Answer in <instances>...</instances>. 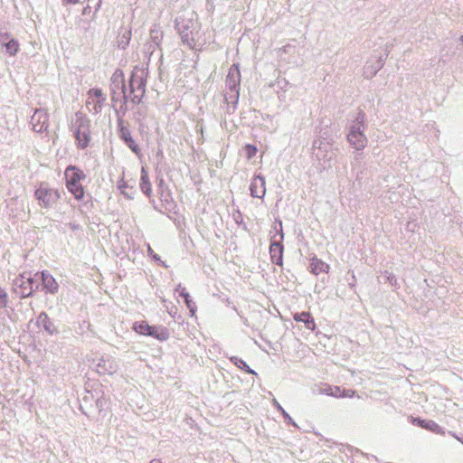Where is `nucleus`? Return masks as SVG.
Wrapping results in <instances>:
<instances>
[{"mask_svg": "<svg viewBox=\"0 0 463 463\" xmlns=\"http://www.w3.org/2000/svg\"><path fill=\"white\" fill-rule=\"evenodd\" d=\"M177 29L183 43L190 49L199 50L206 43L205 33L196 18L182 19L177 23Z\"/></svg>", "mask_w": 463, "mask_h": 463, "instance_id": "obj_1", "label": "nucleus"}, {"mask_svg": "<svg viewBox=\"0 0 463 463\" xmlns=\"http://www.w3.org/2000/svg\"><path fill=\"white\" fill-rule=\"evenodd\" d=\"M365 126V114L359 111L349 127L347 134L348 143L356 150H364L368 143V139L364 134Z\"/></svg>", "mask_w": 463, "mask_h": 463, "instance_id": "obj_2", "label": "nucleus"}, {"mask_svg": "<svg viewBox=\"0 0 463 463\" xmlns=\"http://www.w3.org/2000/svg\"><path fill=\"white\" fill-rule=\"evenodd\" d=\"M77 146L80 149L86 148L90 141V120L81 112L75 113L71 125Z\"/></svg>", "mask_w": 463, "mask_h": 463, "instance_id": "obj_3", "label": "nucleus"}, {"mask_svg": "<svg viewBox=\"0 0 463 463\" xmlns=\"http://www.w3.org/2000/svg\"><path fill=\"white\" fill-rule=\"evenodd\" d=\"M67 188L78 200L84 196V189L80 180L85 178V175L79 168L70 165L65 170Z\"/></svg>", "mask_w": 463, "mask_h": 463, "instance_id": "obj_4", "label": "nucleus"}, {"mask_svg": "<svg viewBox=\"0 0 463 463\" xmlns=\"http://www.w3.org/2000/svg\"><path fill=\"white\" fill-rule=\"evenodd\" d=\"M34 284L31 273L24 272L14 280V289L21 298H27L38 288V285Z\"/></svg>", "mask_w": 463, "mask_h": 463, "instance_id": "obj_5", "label": "nucleus"}, {"mask_svg": "<svg viewBox=\"0 0 463 463\" xmlns=\"http://www.w3.org/2000/svg\"><path fill=\"white\" fill-rule=\"evenodd\" d=\"M241 81V72L238 64H233L228 72L226 78V86L230 90L227 93L226 99L237 101L239 98V89Z\"/></svg>", "mask_w": 463, "mask_h": 463, "instance_id": "obj_6", "label": "nucleus"}, {"mask_svg": "<svg viewBox=\"0 0 463 463\" xmlns=\"http://www.w3.org/2000/svg\"><path fill=\"white\" fill-rule=\"evenodd\" d=\"M35 197L41 206L49 208L58 201L60 198V194L57 190L42 184L35 191Z\"/></svg>", "mask_w": 463, "mask_h": 463, "instance_id": "obj_7", "label": "nucleus"}, {"mask_svg": "<svg viewBox=\"0 0 463 463\" xmlns=\"http://www.w3.org/2000/svg\"><path fill=\"white\" fill-rule=\"evenodd\" d=\"M105 100L106 97L100 89H90L87 93L86 108L89 112L98 114L101 111Z\"/></svg>", "mask_w": 463, "mask_h": 463, "instance_id": "obj_8", "label": "nucleus"}, {"mask_svg": "<svg viewBox=\"0 0 463 463\" xmlns=\"http://www.w3.org/2000/svg\"><path fill=\"white\" fill-rule=\"evenodd\" d=\"M129 88L134 94L133 100L139 101L145 93V80L143 78V71L136 70L133 71L130 80Z\"/></svg>", "mask_w": 463, "mask_h": 463, "instance_id": "obj_9", "label": "nucleus"}, {"mask_svg": "<svg viewBox=\"0 0 463 463\" xmlns=\"http://www.w3.org/2000/svg\"><path fill=\"white\" fill-rule=\"evenodd\" d=\"M119 368L118 361L112 356H102L98 359L96 370L101 375H112Z\"/></svg>", "mask_w": 463, "mask_h": 463, "instance_id": "obj_10", "label": "nucleus"}, {"mask_svg": "<svg viewBox=\"0 0 463 463\" xmlns=\"http://www.w3.org/2000/svg\"><path fill=\"white\" fill-rule=\"evenodd\" d=\"M385 58L381 54L372 55L364 67V75L367 79H371L383 67Z\"/></svg>", "mask_w": 463, "mask_h": 463, "instance_id": "obj_11", "label": "nucleus"}, {"mask_svg": "<svg viewBox=\"0 0 463 463\" xmlns=\"http://www.w3.org/2000/svg\"><path fill=\"white\" fill-rule=\"evenodd\" d=\"M49 114L45 109H36L31 118V125L33 131L42 133L47 130L49 127Z\"/></svg>", "mask_w": 463, "mask_h": 463, "instance_id": "obj_12", "label": "nucleus"}, {"mask_svg": "<svg viewBox=\"0 0 463 463\" xmlns=\"http://www.w3.org/2000/svg\"><path fill=\"white\" fill-rule=\"evenodd\" d=\"M111 91L112 94L117 98H126V84L124 74L121 70H116L111 77Z\"/></svg>", "mask_w": 463, "mask_h": 463, "instance_id": "obj_13", "label": "nucleus"}, {"mask_svg": "<svg viewBox=\"0 0 463 463\" xmlns=\"http://www.w3.org/2000/svg\"><path fill=\"white\" fill-rule=\"evenodd\" d=\"M331 142V139L322 136L314 140L312 144V150L317 159L320 160L326 156Z\"/></svg>", "mask_w": 463, "mask_h": 463, "instance_id": "obj_14", "label": "nucleus"}, {"mask_svg": "<svg viewBox=\"0 0 463 463\" xmlns=\"http://www.w3.org/2000/svg\"><path fill=\"white\" fill-rule=\"evenodd\" d=\"M250 195L256 198H263L266 194L265 178L260 175H255L250 185Z\"/></svg>", "mask_w": 463, "mask_h": 463, "instance_id": "obj_15", "label": "nucleus"}, {"mask_svg": "<svg viewBox=\"0 0 463 463\" xmlns=\"http://www.w3.org/2000/svg\"><path fill=\"white\" fill-rule=\"evenodd\" d=\"M42 286L50 294H56L59 290V284L54 277L47 270L41 273Z\"/></svg>", "mask_w": 463, "mask_h": 463, "instance_id": "obj_16", "label": "nucleus"}, {"mask_svg": "<svg viewBox=\"0 0 463 463\" xmlns=\"http://www.w3.org/2000/svg\"><path fill=\"white\" fill-rule=\"evenodd\" d=\"M309 269L311 273L317 276L320 273H328L330 266L322 260L313 257L310 259Z\"/></svg>", "mask_w": 463, "mask_h": 463, "instance_id": "obj_17", "label": "nucleus"}, {"mask_svg": "<svg viewBox=\"0 0 463 463\" xmlns=\"http://www.w3.org/2000/svg\"><path fill=\"white\" fill-rule=\"evenodd\" d=\"M0 41L5 46L6 52L9 55L14 56L18 52L20 45L15 39H9L7 34H1Z\"/></svg>", "mask_w": 463, "mask_h": 463, "instance_id": "obj_18", "label": "nucleus"}, {"mask_svg": "<svg viewBox=\"0 0 463 463\" xmlns=\"http://www.w3.org/2000/svg\"><path fill=\"white\" fill-rule=\"evenodd\" d=\"M270 258L277 265H282L283 246L279 241H274L269 246Z\"/></svg>", "mask_w": 463, "mask_h": 463, "instance_id": "obj_19", "label": "nucleus"}, {"mask_svg": "<svg viewBox=\"0 0 463 463\" xmlns=\"http://www.w3.org/2000/svg\"><path fill=\"white\" fill-rule=\"evenodd\" d=\"M413 423H417L420 427L437 434L443 435L445 433L444 430L439 424L430 420L413 419Z\"/></svg>", "mask_w": 463, "mask_h": 463, "instance_id": "obj_20", "label": "nucleus"}, {"mask_svg": "<svg viewBox=\"0 0 463 463\" xmlns=\"http://www.w3.org/2000/svg\"><path fill=\"white\" fill-rule=\"evenodd\" d=\"M293 318L295 321L304 323L306 328L310 331H314L316 329V323L308 312L296 313L294 314Z\"/></svg>", "mask_w": 463, "mask_h": 463, "instance_id": "obj_21", "label": "nucleus"}, {"mask_svg": "<svg viewBox=\"0 0 463 463\" xmlns=\"http://www.w3.org/2000/svg\"><path fill=\"white\" fill-rule=\"evenodd\" d=\"M37 322L39 325H41L43 327V329L49 335H54V334L58 333L56 326L50 320V318L46 313L42 312L37 318Z\"/></svg>", "mask_w": 463, "mask_h": 463, "instance_id": "obj_22", "label": "nucleus"}, {"mask_svg": "<svg viewBox=\"0 0 463 463\" xmlns=\"http://www.w3.org/2000/svg\"><path fill=\"white\" fill-rule=\"evenodd\" d=\"M147 336H152L159 341H165L169 338V333L163 326H151Z\"/></svg>", "mask_w": 463, "mask_h": 463, "instance_id": "obj_23", "label": "nucleus"}, {"mask_svg": "<svg viewBox=\"0 0 463 463\" xmlns=\"http://www.w3.org/2000/svg\"><path fill=\"white\" fill-rule=\"evenodd\" d=\"M120 137L124 140L126 145L136 154L138 153L139 148L135 140L132 138L130 131L127 128H121Z\"/></svg>", "mask_w": 463, "mask_h": 463, "instance_id": "obj_24", "label": "nucleus"}, {"mask_svg": "<svg viewBox=\"0 0 463 463\" xmlns=\"http://www.w3.org/2000/svg\"><path fill=\"white\" fill-rule=\"evenodd\" d=\"M141 191L148 197L152 193L151 183L149 182L148 174L145 167L141 169V177L139 184Z\"/></svg>", "mask_w": 463, "mask_h": 463, "instance_id": "obj_25", "label": "nucleus"}, {"mask_svg": "<svg viewBox=\"0 0 463 463\" xmlns=\"http://www.w3.org/2000/svg\"><path fill=\"white\" fill-rule=\"evenodd\" d=\"M163 36L164 33L161 27L158 24H154L149 31V36L147 40L156 45L160 46Z\"/></svg>", "mask_w": 463, "mask_h": 463, "instance_id": "obj_26", "label": "nucleus"}, {"mask_svg": "<svg viewBox=\"0 0 463 463\" xmlns=\"http://www.w3.org/2000/svg\"><path fill=\"white\" fill-rule=\"evenodd\" d=\"M132 328L137 334L147 336L151 326L146 321H138L133 324Z\"/></svg>", "mask_w": 463, "mask_h": 463, "instance_id": "obj_27", "label": "nucleus"}, {"mask_svg": "<svg viewBox=\"0 0 463 463\" xmlns=\"http://www.w3.org/2000/svg\"><path fill=\"white\" fill-rule=\"evenodd\" d=\"M231 361L238 368H240L241 370H244L248 373L256 374L255 371L251 370L244 360H242V359H241V358H239L237 356H233V357L231 358Z\"/></svg>", "mask_w": 463, "mask_h": 463, "instance_id": "obj_28", "label": "nucleus"}, {"mask_svg": "<svg viewBox=\"0 0 463 463\" xmlns=\"http://www.w3.org/2000/svg\"><path fill=\"white\" fill-rule=\"evenodd\" d=\"M333 385L327 383H320L313 388V392L317 394H325L331 396Z\"/></svg>", "mask_w": 463, "mask_h": 463, "instance_id": "obj_29", "label": "nucleus"}, {"mask_svg": "<svg viewBox=\"0 0 463 463\" xmlns=\"http://www.w3.org/2000/svg\"><path fill=\"white\" fill-rule=\"evenodd\" d=\"M159 48V45H156L155 43L147 40L144 45V52L146 55L150 57Z\"/></svg>", "mask_w": 463, "mask_h": 463, "instance_id": "obj_30", "label": "nucleus"}, {"mask_svg": "<svg viewBox=\"0 0 463 463\" xmlns=\"http://www.w3.org/2000/svg\"><path fill=\"white\" fill-rule=\"evenodd\" d=\"M118 188L120 190L121 194L128 199H132L133 196L129 194L126 189L128 188V184L124 180H120L118 184Z\"/></svg>", "mask_w": 463, "mask_h": 463, "instance_id": "obj_31", "label": "nucleus"}, {"mask_svg": "<svg viewBox=\"0 0 463 463\" xmlns=\"http://www.w3.org/2000/svg\"><path fill=\"white\" fill-rule=\"evenodd\" d=\"M8 302V294L7 292L0 288V309L6 307Z\"/></svg>", "mask_w": 463, "mask_h": 463, "instance_id": "obj_32", "label": "nucleus"}, {"mask_svg": "<svg viewBox=\"0 0 463 463\" xmlns=\"http://www.w3.org/2000/svg\"><path fill=\"white\" fill-rule=\"evenodd\" d=\"M257 151L258 150L255 146H252V145L245 146V152H246V156H247L248 159H251L252 157H254L255 155L257 154Z\"/></svg>", "mask_w": 463, "mask_h": 463, "instance_id": "obj_33", "label": "nucleus"}, {"mask_svg": "<svg viewBox=\"0 0 463 463\" xmlns=\"http://www.w3.org/2000/svg\"><path fill=\"white\" fill-rule=\"evenodd\" d=\"M185 305L187 307V308L189 309L190 313H191V316L194 317L195 315V312H196V305L194 302H193L191 299H187L185 301Z\"/></svg>", "mask_w": 463, "mask_h": 463, "instance_id": "obj_34", "label": "nucleus"}, {"mask_svg": "<svg viewBox=\"0 0 463 463\" xmlns=\"http://www.w3.org/2000/svg\"><path fill=\"white\" fill-rule=\"evenodd\" d=\"M342 394L343 389H341L339 386H333L331 393L332 397L342 398Z\"/></svg>", "mask_w": 463, "mask_h": 463, "instance_id": "obj_35", "label": "nucleus"}, {"mask_svg": "<svg viewBox=\"0 0 463 463\" xmlns=\"http://www.w3.org/2000/svg\"><path fill=\"white\" fill-rule=\"evenodd\" d=\"M354 391L353 390H345V389H343V394H342V398H345V397H347V398H352L354 396Z\"/></svg>", "mask_w": 463, "mask_h": 463, "instance_id": "obj_36", "label": "nucleus"}, {"mask_svg": "<svg viewBox=\"0 0 463 463\" xmlns=\"http://www.w3.org/2000/svg\"><path fill=\"white\" fill-rule=\"evenodd\" d=\"M147 252L156 260H160L159 256L153 251V250L151 249V247L149 245L147 246Z\"/></svg>", "mask_w": 463, "mask_h": 463, "instance_id": "obj_37", "label": "nucleus"}, {"mask_svg": "<svg viewBox=\"0 0 463 463\" xmlns=\"http://www.w3.org/2000/svg\"><path fill=\"white\" fill-rule=\"evenodd\" d=\"M387 279H388V281H389L392 285H396V283H397V279H396V278H395V276H394V275H392V274H389V275L387 276Z\"/></svg>", "mask_w": 463, "mask_h": 463, "instance_id": "obj_38", "label": "nucleus"}, {"mask_svg": "<svg viewBox=\"0 0 463 463\" xmlns=\"http://www.w3.org/2000/svg\"><path fill=\"white\" fill-rule=\"evenodd\" d=\"M180 296L183 297L184 298V301H186L187 299H190V295L189 293L186 291L185 288H182V291L180 292Z\"/></svg>", "mask_w": 463, "mask_h": 463, "instance_id": "obj_39", "label": "nucleus"}, {"mask_svg": "<svg viewBox=\"0 0 463 463\" xmlns=\"http://www.w3.org/2000/svg\"><path fill=\"white\" fill-rule=\"evenodd\" d=\"M123 38L126 39V43L125 44H128V42L130 40V32H126L124 34H123Z\"/></svg>", "mask_w": 463, "mask_h": 463, "instance_id": "obj_40", "label": "nucleus"}, {"mask_svg": "<svg viewBox=\"0 0 463 463\" xmlns=\"http://www.w3.org/2000/svg\"><path fill=\"white\" fill-rule=\"evenodd\" d=\"M280 412L282 413V415L284 416V418H285L286 420H288V422H291V421H292L291 417H290V416H289V415L285 411V410H284V409H283Z\"/></svg>", "mask_w": 463, "mask_h": 463, "instance_id": "obj_41", "label": "nucleus"}, {"mask_svg": "<svg viewBox=\"0 0 463 463\" xmlns=\"http://www.w3.org/2000/svg\"><path fill=\"white\" fill-rule=\"evenodd\" d=\"M273 404L278 411H281L283 410V408L281 407V405L278 402V401L276 399L273 400Z\"/></svg>", "mask_w": 463, "mask_h": 463, "instance_id": "obj_42", "label": "nucleus"}, {"mask_svg": "<svg viewBox=\"0 0 463 463\" xmlns=\"http://www.w3.org/2000/svg\"><path fill=\"white\" fill-rule=\"evenodd\" d=\"M62 1L67 3V4L75 5V4L80 3V0H62Z\"/></svg>", "mask_w": 463, "mask_h": 463, "instance_id": "obj_43", "label": "nucleus"}, {"mask_svg": "<svg viewBox=\"0 0 463 463\" xmlns=\"http://www.w3.org/2000/svg\"><path fill=\"white\" fill-rule=\"evenodd\" d=\"M104 403H105V401H104V400H98V401H97V405H98L99 407H103Z\"/></svg>", "mask_w": 463, "mask_h": 463, "instance_id": "obj_44", "label": "nucleus"}, {"mask_svg": "<svg viewBox=\"0 0 463 463\" xmlns=\"http://www.w3.org/2000/svg\"><path fill=\"white\" fill-rule=\"evenodd\" d=\"M182 288H184L182 287L181 284H178L176 288H175V292H178L180 294V292L182 291Z\"/></svg>", "mask_w": 463, "mask_h": 463, "instance_id": "obj_45", "label": "nucleus"}, {"mask_svg": "<svg viewBox=\"0 0 463 463\" xmlns=\"http://www.w3.org/2000/svg\"><path fill=\"white\" fill-rule=\"evenodd\" d=\"M149 463H162V462H161V460L155 458V459H152Z\"/></svg>", "mask_w": 463, "mask_h": 463, "instance_id": "obj_46", "label": "nucleus"}, {"mask_svg": "<svg viewBox=\"0 0 463 463\" xmlns=\"http://www.w3.org/2000/svg\"><path fill=\"white\" fill-rule=\"evenodd\" d=\"M452 436H453L456 439H458V440L461 441V439H459L456 434H452Z\"/></svg>", "mask_w": 463, "mask_h": 463, "instance_id": "obj_47", "label": "nucleus"}, {"mask_svg": "<svg viewBox=\"0 0 463 463\" xmlns=\"http://www.w3.org/2000/svg\"><path fill=\"white\" fill-rule=\"evenodd\" d=\"M459 40H460L461 44L463 45V34L461 35Z\"/></svg>", "mask_w": 463, "mask_h": 463, "instance_id": "obj_48", "label": "nucleus"}, {"mask_svg": "<svg viewBox=\"0 0 463 463\" xmlns=\"http://www.w3.org/2000/svg\"><path fill=\"white\" fill-rule=\"evenodd\" d=\"M280 239L281 240L283 239V232H280Z\"/></svg>", "mask_w": 463, "mask_h": 463, "instance_id": "obj_49", "label": "nucleus"}]
</instances>
